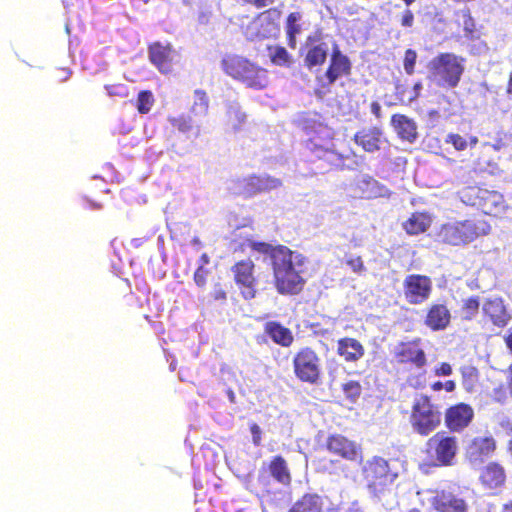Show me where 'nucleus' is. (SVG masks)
<instances>
[{
	"instance_id": "nucleus-1",
	"label": "nucleus",
	"mask_w": 512,
	"mask_h": 512,
	"mask_svg": "<svg viewBox=\"0 0 512 512\" xmlns=\"http://www.w3.org/2000/svg\"><path fill=\"white\" fill-rule=\"evenodd\" d=\"M306 258L302 254L291 250L286 246L281 249L271 263L273 272V283L282 295H297L299 294L305 284Z\"/></svg>"
},
{
	"instance_id": "nucleus-2",
	"label": "nucleus",
	"mask_w": 512,
	"mask_h": 512,
	"mask_svg": "<svg viewBox=\"0 0 512 512\" xmlns=\"http://www.w3.org/2000/svg\"><path fill=\"white\" fill-rule=\"evenodd\" d=\"M491 225L483 214H473L463 220L441 224L434 233V241L440 245L465 247L480 237L487 236Z\"/></svg>"
},
{
	"instance_id": "nucleus-3",
	"label": "nucleus",
	"mask_w": 512,
	"mask_h": 512,
	"mask_svg": "<svg viewBox=\"0 0 512 512\" xmlns=\"http://www.w3.org/2000/svg\"><path fill=\"white\" fill-rule=\"evenodd\" d=\"M361 478L365 489L373 498L381 499L391 492L399 477L397 468L382 456H372L361 467Z\"/></svg>"
},
{
	"instance_id": "nucleus-4",
	"label": "nucleus",
	"mask_w": 512,
	"mask_h": 512,
	"mask_svg": "<svg viewBox=\"0 0 512 512\" xmlns=\"http://www.w3.org/2000/svg\"><path fill=\"white\" fill-rule=\"evenodd\" d=\"M221 67L226 75L253 90H263L269 85L268 70L246 57L237 54L225 55Z\"/></svg>"
},
{
	"instance_id": "nucleus-5",
	"label": "nucleus",
	"mask_w": 512,
	"mask_h": 512,
	"mask_svg": "<svg viewBox=\"0 0 512 512\" xmlns=\"http://www.w3.org/2000/svg\"><path fill=\"white\" fill-rule=\"evenodd\" d=\"M466 59L454 53H439L429 63L430 78L437 86L455 88L465 71Z\"/></svg>"
},
{
	"instance_id": "nucleus-6",
	"label": "nucleus",
	"mask_w": 512,
	"mask_h": 512,
	"mask_svg": "<svg viewBox=\"0 0 512 512\" xmlns=\"http://www.w3.org/2000/svg\"><path fill=\"white\" fill-rule=\"evenodd\" d=\"M459 441L447 431H438L425 443L424 453L430 467H448L455 463Z\"/></svg>"
},
{
	"instance_id": "nucleus-7",
	"label": "nucleus",
	"mask_w": 512,
	"mask_h": 512,
	"mask_svg": "<svg viewBox=\"0 0 512 512\" xmlns=\"http://www.w3.org/2000/svg\"><path fill=\"white\" fill-rule=\"evenodd\" d=\"M409 422L417 434L428 436L441 424L440 407L433 402L431 396L419 394L413 400Z\"/></svg>"
},
{
	"instance_id": "nucleus-8",
	"label": "nucleus",
	"mask_w": 512,
	"mask_h": 512,
	"mask_svg": "<svg viewBox=\"0 0 512 512\" xmlns=\"http://www.w3.org/2000/svg\"><path fill=\"white\" fill-rule=\"evenodd\" d=\"M292 367L295 377L302 383L318 384L322 377V359L310 346L299 348L293 355Z\"/></svg>"
},
{
	"instance_id": "nucleus-9",
	"label": "nucleus",
	"mask_w": 512,
	"mask_h": 512,
	"mask_svg": "<svg viewBox=\"0 0 512 512\" xmlns=\"http://www.w3.org/2000/svg\"><path fill=\"white\" fill-rule=\"evenodd\" d=\"M233 281L244 300H252L258 293L259 278L251 258L235 262L230 268Z\"/></svg>"
},
{
	"instance_id": "nucleus-10",
	"label": "nucleus",
	"mask_w": 512,
	"mask_h": 512,
	"mask_svg": "<svg viewBox=\"0 0 512 512\" xmlns=\"http://www.w3.org/2000/svg\"><path fill=\"white\" fill-rule=\"evenodd\" d=\"M433 289L430 277L421 274H409L403 280V295L410 305H421L431 296Z\"/></svg>"
},
{
	"instance_id": "nucleus-11",
	"label": "nucleus",
	"mask_w": 512,
	"mask_h": 512,
	"mask_svg": "<svg viewBox=\"0 0 512 512\" xmlns=\"http://www.w3.org/2000/svg\"><path fill=\"white\" fill-rule=\"evenodd\" d=\"M394 359L399 365H409L421 369L427 364V356L421 338L400 342L394 350Z\"/></svg>"
},
{
	"instance_id": "nucleus-12",
	"label": "nucleus",
	"mask_w": 512,
	"mask_h": 512,
	"mask_svg": "<svg viewBox=\"0 0 512 512\" xmlns=\"http://www.w3.org/2000/svg\"><path fill=\"white\" fill-rule=\"evenodd\" d=\"M461 200L471 206H478L484 211L485 217L493 208L502 204V196L496 191H490L478 186H468L460 192Z\"/></svg>"
},
{
	"instance_id": "nucleus-13",
	"label": "nucleus",
	"mask_w": 512,
	"mask_h": 512,
	"mask_svg": "<svg viewBox=\"0 0 512 512\" xmlns=\"http://www.w3.org/2000/svg\"><path fill=\"white\" fill-rule=\"evenodd\" d=\"M474 416L471 405L464 402L456 403L446 408L444 424L449 433H461L470 426Z\"/></svg>"
},
{
	"instance_id": "nucleus-14",
	"label": "nucleus",
	"mask_w": 512,
	"mask_h": 512,
	"mask_svg": "<svg viewBox=\"0 0 512 512\" xmlns=\"http://www.w3.org/2000/svg\"><path fill=\"white\" fill-rule=\"evenodd\" d=\"M177 52L170 42L154 41L148 45V58L162 74L171 73Z\"/></svg>"
},
{
	"instance_id": "nucleus-15",
	"label": "nucleus",
	"mask_w": 512,
	"mask_h": 512,
	"mask_svg": "<svg viewBox=\"0 0 512 512\" xmlns=\"http://www.w3.org/2000/svg\"><path fill=\"white\" fill-rule=\"evenodd\" d=\"M497 449V442L492 435L475 436L465 446V458L474 464L483 463Z\"/></svg>"
},
{
	"instance_id": "nucleus-16",
	"label": "nucleus",
	"mask_w": 512,
	"mask_h": 512,
	"mask_svg": "<svg viewBox=\"0 0 512 512\" xmlns=\"http://www.w3.org/2000/svg\"><path fill=\"white\" fill-rule=\"evenodd\" d=\"M326 449L334 455L350 462L362 459V450L353 440L342 434H331L326 439Z\"/></svg>"
},
{
	"instance_id": "nucleus-17",
	"label": "nucleus",
	"mask_w": 512,
	"mask_h": 512,
	"mask_svg": "<svg viewBox=\"0 0 512 512\" xmlns=\"http://www.w3.org/2000/svg\"><path fill=\"white\" fill-rule=\"evenodd\" d=\"M451 312L445 302H433L425 310L424 325L433 332L443 331L450 326Z\"/></svg>"
},
{
	"instance_id": "nucleus-18",
	"label": "nucleus",
	"mask_w": 512,
	"mask_h": 512,
	"mask_svg": "<svg viewBox=\"0 0 512 512\" xmlns=\"http://www.w3.org/2000/svg\"><path fill=\"white\" fill-rule=\"evenodd\" d=\"M282 186V181L279 178L270 175H250L243 179L242 194L245 197H252L254 195L278 189Z\"/></svg>"
},
{
	"instance_id": "nucleus-19",
	"label": "nucleus",
	"mask_w": 512,
	"mask_h": 512,
	"mask_svg": "<svg viewBox=\"0 0 512 512\" xmlns=\"http://www.w3.org/2000/svg\"><path fill=\"white\" fill-rule=\"evenodd\" d=\"M351 73V62L338 47H335L331 53L329 65L324 73L326 83L324 87H329L336 82L337 79L348 76Z\"/></svg>"
},
{
	"instance_id": "nucleus-20",
	"label": "nucleus",
	"mask_w": 512,
	"mask_h": 512,
	"mask_svg": "<svg viewBox=\"0 0 512 512\" xmlns=\"http://www.w3.org/2000/svg\"><path fill=\"white\" fill-rule=\"evenodd\" d=\"M354 143L367 153H374L381 149L386 142L383 131L378 126L365 127L353 136Z\"/></svg>"
},
{
	"instance_id": "nucleus-21",
	"label": "nucleus",
	"mask_w": 512,
	"mask_h": 512,
	"mask_svg": "<svg viewBox=\"0 0 512 512\" xmlns=\"http://www.w3.org/2000/svg\"><path fill=\"white\" fill-rule=\"evenodd\" d=\"M307 148L315 160L324 161L329 169H344L346 166L345 161L349 158L348 155H343L332 148L324 147L313 139L307 142Z\"/></svg>"
},
{
	"instance_id": "nucleus-22",
	"label": "nucleus",
	"mask_w": 512,
	"mask_h": 512,
	"mask_svg": "<svg viewBox=\"0 0 512 512\" xmlns=\"http://www.w3.org/2000/svg\"><path fill=\"white\" fill-rule=\"evenodd\" d=\"M328 56V45L319 37L308 36L306 40V52L304 55V66L311 70L322 66Z\"/></svg>"
},
{
	"instance_id": "nucleus-23",
	"label": "nucleus",
	"mask_w": 512,
	"mask_h": 512,
	"mask_svg": "<svg viewBox=\"0 0 512 512\" xmlns=\"http://www.w3.org/2000/svg\"><path fill=\"white\" fill-rule=\"evenodd\" d=\"M431 505L437 512H467V504L457 495L441 490L431 498Z\"/></svg>"
},
{
	"instance_id": "nucleus-24",
	"label": "nucleus",
	"mask_w": 512,
	"mask_h": 512,
	"mask_svg": "<svg viewBox=\"0 0 512 512\" xmlns=\"http://www.w3.org/2000/svg\"><path fill=\"white\" fill-rule=\"evenodd\" d=\"M482 309L484 316L498 328L506 327L512 319L511 314L500 298L487 299Z\"/></svg>"
},
{
	"instance_id": "nucleus-25",
	"label": "nucleus",
	"mask_w": 512,
	"mask_h": 512,
	"mask_svg": "<svg viewBox=\"0 0 512 512\" xmlns=\"http://www.w3.org/2000/svg\"><path fill=\"white\" fill-rule=\"evenodd\" d=\"M391 125L396 131L398 137L408 143H414L418 137L417 124L404 114H393Z\"/></svg>"
},
{
	"instance_id": "nucleus-26",
	"label": "nucleus",
	"mask_w": 512,
	"mask_h": 512,
	"mask_svg": "<svg viewBox=\"0 0 512 512\" xmlns=\"http://www.w3.org/2000/svg\"><path fill=\"white\" fill-rule=\"evenodd\" d=\"M480 481L487 489L500 488L506 482L505 469L497 462H490L481 471Z\"/></svg>"
},
{
	"instance_id": "nucleus-27",
	"label": "nucleus",
	"mask_w": 512,
	"mask_h": 512,
	"mask_svg": "<svg viewBox=\"0 0 512 512\" xmlns=\"http://www.w3.org/2000/svg\"><path fill=\"white\" fill-rule=\"evenodd\" d=\"M337 354L346 362H357L365 354L362 343L352 337H344L337 341Z\"/></svg>"
},
{
	"instance_id": "nucleus-28",
	"label": "nucleus",
	"mask_w": 512,
	"mask_h": 512,
	"mask_svg": "<svg viewBox=\"0 0 512 512\" xmlns=\"http://www.w3.org/2000/svg\"><path fill=\"white\" fill-rule=\"evenodd\" d=\"M432 225V217L428 212H413L403 223V230L411 236L425 233Z\"/></svg>"
},
{
	"instance_id": "nucleus-29",
	"label": "nucleus",
	"mask_w": 512,
	"mask_h": 512,
	"mask_svg": "<svg viewBox=\"0 0 512 512\" xmlns=\"http://www.w3.org/2000/svg\"><path fill=\"white\" fill-rule=\"evenodd\" d=\"M264 332L279 346L290 347L294 342L292 331L277 321L266 322Z\"/></svg>"
},
{
	"instance_id": "nucleus-30",
	"label": "nucleus",
	"mask_w": 512,
	"mask_h": 512,
	"mask_svg": "<svg viewBox=\"0 0 512 512\" xmlns=\"http://www.w3.org/2000/svg\"><path fill=\"white\" fill-rule=\"evenodd\" d=\"M323 499L317 493L303 494L288 512H323Z\"/></svg>"
},
{
	"instance_id": "nucleus-31",
	"label": "nucleus",
	"mask_w": 512,
	"mask_h": 512,
	"mask_svg": "<svg viewBox=\"0 0 512 512\" xmlns=\"http://www.w3.org/2000/svg\"><path fill=\"white\" fill-rule=\"evenodd\" d=\"M268 469L270 475L276 480L278 483H281L285 486L291 484L292 477L287 464V461L281 455H276L272 457L268 464Z\"/></svg>"
},
{
	"instance_id": "nucleus-32",
	"label": "nucleus",
	"mask_w": 512,
	"mask_h": 512,
	"mask_svg": "<svg viewBox=\"0 0 512 512\" xmlns=\"http://www.w3.org/2000/svg\"><path fill=\"white\" fill-rule=\"evenodd\" d=\"M302 14L298 11L288 14L285 22V32L287 44L291 49H295L297 45V36L301 33L302 27L300 21Z\"/></svg>"
},
{
	"instance_id": "nucleus-33",
	"label": "nucleus",
	"mask_w": 512,
	"mask_h": 512,
	"mask_svg": "<svg viewBox=\"0 0 512 512\" xmlns=\"http://www.w3.org/2000/svg\"><path fill=\"white\" fill-rule=\"evenodd\" d=\"M270 61L275 66L290 67L293 63L292 55L280 45L268 46Z\"/></svg>"
},
{
	"instance_id": "nucleus-34",
	"label": "nucleus",
	"mask_w": 512,
	"mask_h": 512,
	"mask_svg": "<svg viewBox=\"0 0 512 512\" xmlns=\"http://www.w3.org/2000/svg\"><path fill=\"white\" fill-rule=\"evenodd\" d=\"M422 89V83L416 82L412 88H408L404 84H396L395 94L402 103H412L419 98Z\"/></svg>"
},
{
	"instance_id": "nucleus-35",
	"label": "nucleus",
	"mask_w": 512,
	"mask_h": 512,
	"mask_svg": "<svg viewBox=\"0 0 512 512\" xmlns=\"http://www.w3.org/2000/svg\"><path fill=\"white\" fill-rule=\"evenodd\" d=\"M281 11L278 8H270L258 15V18H264L267 21L269 28L261 34L263 38L275 35L278 31V20L280 19Z\"/></svg>"
},
{
	"instance_id": "nucleus-36",
	"label": "nucleus",
	"mask_w": 512,
	"mask_h": 512,
	"mask_svg": "<svg viewBox=\"0 0 512 512\" xmlns=\"http://www.w3.org/2000/svg\"><path fill=\"white\" fill-rule=\"evenodd\" d=\"M248 246L258 253L268 255L271 263L275 260V257L280 252L281 249H285V245H276L273 246L267 242L262 241H249Z\"/></svg>"
},
{
	"instance_id": "nucleus-37",
	"label": "nucleus",
	"mask_w": 512,
	"mask_h": 512,
	"mask_svg": "<svg viewBox=\"0 0 512 512\" xmlns=\"http://www.w3.org/2000/svg\"><path fill=\"white\" fill-rule=\"evenodd\" d=\"M461 378L464 389L467 392H472L478 384L479 372L477 368L473 366H465L461 368Z\"/></svg>"
},
{
	"instance_id": "nucleus-38",
	"label": "nucleus",
	"mask_w": 512,
	"mask_h": 512,
	"mask_svg": "<svg viewBox=\"0 0 512 512\" xmlns=\"http://www.w3.org/2000/svg\"><path fill=\"white\" fill-rule=\"evenodd\" d=\"M246 118V114L238 104L229 106L227 110V120L233 130H240L245 124Z\"/></svg>"
},
{
	"instance_id": "nucleus-39",
	"label": "nucleus",
	"mask_w": 512,
	"mask_h": 512,
	"mask_svg": "<svg viewBox=\"0 0 512 512\" xmlns=\"http://www.w3.org/2000/svg\"><path fill=\"white\" fill-rule=\"evenodd\" d=\"M155 103V98L150 90H142L138 93L136 99V108L139 113L147 114Z\"/></svg>"
},
{
	"instance_id": "nucleus-40",
	"label": "nucleus",
	"mask_w": 512,
	"mask_h": 512,
	"mask_svg": "<svg viewBox=\"0 0 512 512\" xmlns=\"http://www.w3.org/2000/svg\"><path fill=\"white\" fill-rule=\"evenodd\" d=\"M339 464L338 460L330 459L326 456L318 457L313 460L315 471L321 474L335 473V467Z\"/></svg>"
},
{
	"instance_id": "nucleus-41",
	"label": "nucleus",
	"mask_w": 512,
	"mask_h": 512,
	"mask_svg": "<svg viewBox=\"0 0 512 512\" xmlns=\"http://www.w3.org/2000/svg\"><path fill=\"white\" fill-rule=\"evenodd\" d=\"M342 391L351 403H355L362 393V386L359 381L349 380L342 385Z\"/></svg>"
},
{
	"instance_id": "nucleus-42",
	"label": "nucleus",
	"mask_w": 512,
	"mask_h": 512,
	"mask_svg": "<svg viewBox=\"0 0 512 512\" xmlns=\"http://www.w3.org/2000/svg\"><path fill=\"white\" fill-rule=\"evenodd\" d=\"M479 307H480V300H479L478 296H472V297H469L466 300H464L463 306H462L464 318L468 319V320H471L472 318H474L479 311Z\"/></svg>"
},
{
	"instance_id": "nucleus-43",
	"label": "nucleus",
	"mask_w": 512,
	"mask_h": 512,
	"mask_svg": "<svg viewBox=\"0 0 512 512\" xmlns=\"http://www.w3.org/2000/svg\"><path fill=\"white\" fill-rule=\"evenodd\" d=\"M168 120L170 124L173 126V128L177 129L179 132L182 133L189 132L193 127L192 119L190 116L187 115L169 117Z\"/></svg>"
},
{
	"instance_id": "nucleus-44",
	"label": "nucleus",
	"mask_w": 512,
	"mask_h": 512,
	"mask_svg": "<svg viewBox=\"0 0 512 512\" xmlns=\"http://www.w3.org/2000/svg\"><path fill=\"white\" fill-rule=\"evenodd\" d=\"M445 143L452 145L456 151H464L468 147V141L458 133H449Z\"/></svg>"
},
{
	"instance_id": "nucleus-45",
	"label": "nucleus",
	"mask_w": 512,
	"mask_h": 512,
	"mask_svg": "<svg viewBox=\"0 0 512 512\" xmlns=\"http://www.w3.org/2000/svg\"><path fill=\"white\" fill-rule=\"evenodd\" d=\"M417 61V52L413 49H407L404 53L403 66L408 75H413Z\"/></svg>"
},
{
	"instance_id": "nucleus-46",
	"label": "nucleus",
	"mask_w": 512,
	"mask_h": 512,
	"mask_svg": "<svg viewBox=\"0 0 512 512\" xmlns=\"http://www.w3.org/2000/svg\"><path fill=\"white\" fill-rule=\"evenodd\" d=\"M463 12V30L465 32V36L469 39H472L474 37V33L476 30V24L475 21L471 15L470 9H465Z\"/></svg>"
},
{
	"instance_id": "nucleus-47",
	"label": "nucleus",
	"mask_w": 512,
	"mask_h": 512,
	"mask_svg": "<svg viewBox=\"0 0 512 512\" xmlns=\"http://www.w3.org/2000/svg\"><path fill=\"white\" fill-rule=\"evenodd\" d=\"M366 188H363L366 198H375L381 195V187L377 180L369 178L363 181Z\"/></svg>"
},
{
	"instance_id": "nucleus-48",
	"label": "nucleus",
	"mask_w": 512,
	"mask_h": 512,
	"mask_svg": "<svg viewBox=\"0 0 512 512\" xmlns=\"http://www.w3.org/2000/svg\"><path fill=\"white\" fill-rule=\"evenodd\" d=\"M345 263L356 274H362L366 270L364 261L361 256H348L345 260Z\"/></svg>"
},
{
	"instance_id": "nucleus-49",
	"label": "nucleus",
	"mask_w": 512,
	"mask_h": 512,
	"mask_svg": "<svg viewBox=\"0 0 512 512\" xmlns=\"http://www.w3.org/2000/svg\"><path fill=\"white\" fill-rule=\"evenodd\" d=\"M195 102L194 106H200L202 111L206 113L209 108V98L204 90L196 89L194 91Z\"/></svg>"
},
{
	"instance_id": "nucleus-50",
	"label": "nucleus",
	"mask_w": 512,
	"mask_h": 512,
	"mask_svg": "<svg viewBox=\"0 0 512 512\" xmlns=\"http://www.w3.org/2000/svg\"><path fill=\"white\" fill-rule=\"evenodd\" d=\"M209 274V270L203 267V265H199V267L194 272L193 279L198 287H205L206 278Z\"/></svg>"
},
{
	"instance_id": "nucleus-51",
	"label": "nucleus",
	"mask_w": 512,
	"mask_h": 512,
	"mask_svg": "<svg viewBox=\"0 0 512 512\" xmlns=\"http://www.w3.org/2000/svg\"><path fill=\"white\" fill-rule=\"evenodd\" d=\"M250 431L252 434V442L253 444L258 447L261 445L262 442V430L260 426L256 423H252L250 425Z\"/></svg>"
},
{
	"instance_id": "nucleus-52",
	"label": "nucleus",
	"mask_w": 512,
	"mask_h": 512,
	"mask_svg": "<svg viewBox=\"0 0 512 512\" xmlns=\"http://www.w3.org/2000/svg\"><path fill=\"white\" fill-rule=\"evenodd\" d=\"M452 372V366L448 362H442L434 369L436 376H450Z\"/></svg>"
},
{
	"instance_id": "nucleus-53",
	"label": "nucleus",
	"mask_w": 512,
	"mask_h": 512,
	"mask_svg": "<svg viewBox=\"0 0 512 512\" xmlns=\"http://www.w3.org/2000/svg\"><path fill=\"white\" fill-rule=\"evenodd\" d=\"M400 23L403 27H412L414 24V14L410 9H406L402 16Z\"/></svg>"
},
{
	"instance_id": "nucleus-54",
	"label": "nucleus",
	"mask_w": 512,
	"mask_h": 512,
	"mask_svg": "<svg viewBox=\"0 0 512 512\" xmlns=\"http://www.w3.org/2000/svg\"><path fill=\"white\" fill-rule=\"evenodd\" d=\"M492 162L490 157L488 158H476L473 160V167L475 170L484 171L486 168L491 166Z\"/></svg>"
},
{
	"instance_id": "nucleus-55",
	"label": "nucleus",
	"mask_w": 512,
	"mask_h": 512,
	"mask_svg": "<svg viewBox=\"0 0 512 512\" xmlns=\"http://www.w3.org/2000/svg\"><path fill=\"white\" fill-rule=\"evenodd\" d=\"M212 297L214 300L224 301L227 298V294L220 284H216L212 292Z\"/></svg>"
},
{
	"instance_id": "nucleus-56",
	"label": "nucleus",
	"mask_w": 512,
	"mask_h": 512,
	"mask_svg": "<svg viewBox=\"0 0 512 512\" xmlns=\"http://www.w3.org/2000/svg\"><path fill=\"white\" fill-rule=\"evenodd\" d=\"M443 389L446 392H453L456 389V383L454 380H447L443 383Z\"/></svg>"
},
{
	"instance_id": "nucleus-57",
	"label": "nucleus",
	"mask_w": 512,
	"mask_h": 512,
	"mask_svg": "<svg viewBox=\"0 0 512 512\" xmlns=\"http://www.w3.org/2000/svg\"><path fill=\"white\" fill-rule=\"evenodd\" d=\"M371 111L377 118L381 117V106L378 102H372Z\"/></svg>"
},
{
	"instance_id": "nucleus-58",
	"label": "nucleus",
	"mask_w": 512,
	"mask_h": 512,
	"mask_svg": "<svg viewBox=\"0 0 512 512\" xmlns=\"http://www.w3.org/2000/svg\"><path fill=\"white\" fill-rule=\"evenodd\" d=\"M504 341L508 350L512 352V331L504 337Z\"/></svg>"
},
{
	"instance_id": "nucleus-59",
	"label": "nucleus",
	"mask_w": 512,
	"mask_h": 512,
	"mask_svg": "<svg viewBox=\"0 0 512 512\" xmlns=\"http://www.w3.org/2000/svg\"><path fill=\"white\" fill-rule=\"evenodd\" d=\"M443 383L444 382H441V381H436L434 383L431 384V389L433 391H440L443 389Z\"/></svg>"
},
{
	"instance_id": "nucleus-60",
	"label": "nucleus",
	"mask_w": 512,
	"mask_h": 512,
	"mask_svg": "<svg viewBox=\"0 0 512 512\" xmlns=\"http://www.w3.org/2000/svg\"><path fill=\"white\" fill-rule=\"evenodd\" d=\"M501 512H512V500L503 505Z\"/></svg>"
},
{
	"instance_id": "nucleus-61",
	"label": "nucleus",
	"mask_w": 512,
	"mask_h": 512,
	"mask_svg": "<svg viewBox=\"0 0 512 512\" xmlns=\"http://www.w3.org/2000/svg\"><path fill=\"white\" fill-rule=\"evenodd\" d=\"M467 141H468V146L473 147L478 143L479 140H478L477 136L472 135L469 137V139Z\"/></svg>"
},
{
	"instance_id": "nucleus-62",
	"label": "nucleus",
	"mask_w": 512,
	"mask_h": 512,
	"mask_svg": "<svg viewBox=\"0 0 512 512\" xmlns=\"http://www.w3.org/2000/svg\"><path fill=\"white\" fill-rule=\"evenodd\" d=\"M200 265H203V267L209 263V257L206 253H203L200 257Z\"/></svg>"
},
{
	"instance_id": "nucleus-63",
	"label": "nucleus",
	"mask_w": 512,
	"mask_h": 512,
	"mask_svg": "<svg viewBox=\"0 0 512 512\" xmlns=\"http://www.w3.org/2000/svg\"><path fill=\"white\" fill-rule=\"evenodd\" d=\"M506 91L508 94H512V74L509 77Z\"/></svg>"
},
{
	"instance_id": "nucleus-64",
	"label": "nucleus",
	"mask_w": 512,
	"mask_h": 512,
	"mask_svg": "<svg viewBox=\"0 0 512 512\" xmlns=\"http://www.w3.org/2000/svg\"><path fill=\"white\" fill-rule=\"evenodd\" d=\"M509 372H510V377H509L508 385H509L510 391L512 393V364L509 367Z\"/></svg>"
}]
</instances>
